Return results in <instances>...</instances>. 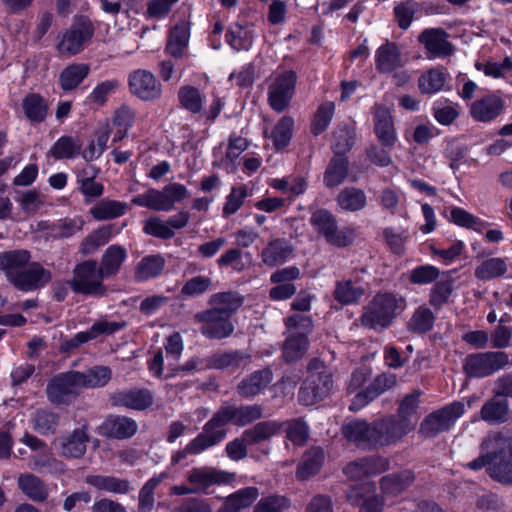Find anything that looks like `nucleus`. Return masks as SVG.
I'll use <instances>...</instances> for the list:
<instances>
[{"mask_svg": "<svg viewBox=\"0 0 512 512\" xmlns=\"http://www.w3.org/2000/svg\"><path fill=\"white\" fill-rule=\"evenodd\" d=\"M480 455L466 464L473 471L486 468L489 476L502 483L512 484V435L491 432L480 443Z\"/></svg>", "mask_w": 512, "mask_h": 512, "instance_id": "nucleus-1", "label": "nucleus"}, {"mask_svg": "<svg viewBox=\"0 0 512 512\" xmlns=\"http://www.w3.org/2000/svg\"><path fill=\"white\" fill-rule=\"evenodd\" d=\"M0 271L10 284L23 292L38 290L52 279L51 271L31 261L30 252L24 249L1 252Z\"/></svg>", "mask_w": 512, "mask_h": 512, "instance_id": "nucleus-2", "label": "nucleus"}, {"mask_svg": "<svg viewBox=\"0 0 512 512\" xmlns=\"http://www.w3.org/2000/svg\"><path fill=\"white\" fill-rule=\"evenodd\" d=\"M404 307V300L390 293L377 294L364 309L360 317L362 326L369 329H384L388 327L398 309Z\"/></svg>", "mask_w": 512, "mask_h": 512, "instance_id": "nucleus-3", "label": "nucleus"}, {"mask_svg": "<svg viewBox=\"0 0 512 512\" xmlns=\"http://www.w3.org/2000/svg\"><path fill=\"white\" fill-rule=\"evenodd\" d=\"M189 197L188 189L178 182L165 185L161 190L148 189L134 196L131 203L154 211H171L175 204Z\"/></svg>", "mask_w": 512, "mask_h": 512, "instance_id": "nucleus-4", "label": "nucleus"}, {"mask_svg": "<svg viewBox=\"0 0 512 512\" xmlns=\"http://www.w3.org/2000/svg\"><path fill=\"white\" fill-rule=\"evenodd\" d=\"M288 337L283 345V357L287 362L301 359L307 352L309 341L307 335L312 332L310 317L294 314L285 321Z\"/></svg>", "mask_w": 512, "mask_h": 512, "instance_id": "nucleus-5", "label": "nucleus"}, {"mask_svg": "<svg viewBox=\"0 0 512 512\" xmlns=\"http://www.w3.org/2000/svg\"><path fill=\"white\" fill-rule=\"evenodd\" d=\"M309 375L300 388L298 399L306 406L322 400L330 392L333 381L322 361L313 359L308 365Z\"/></svg>", "mask_w": 512, "mask_h": 512, "instance_id": "nucleus-6", "label": "nucleus"}, {"mask_svg": "<svg viewBox=\"0 0 512 512\" xmlns=\"http://www.w3.org/2000/svg\"><path fill=\"white\" fill-rule=\"evenodd\" d=\"M104 278L95 260H85L74 267L70 286L75 293L103 296L107 291Z\"/></svg>", "mask_w": 512, "mask_h": 512, "instance_id": "nucleus-7", "label": "nucleus"}, {"mask_svg": "<svg viewBox=\"0 0 512 512\" xmlns=\"http://www.w3.org/2000/svg\"><path fill=\"white\" fill-rule=\"evenodd\" d=\"M310 224L330 245L346 247L354 240L353 229H339L336 217L327 209L314 211L310 217Z\"/></svg>", "mask_w": 512, "mask_h": 512, "instance_id": "nucleus-8", "label": "nucleus"}, {"mask_svg": "<svg viewBox=\"0 0 512 512\" xmlns=\"http://www.w3.org/2000/svg\"><path fill=\"white\" fill-rule=\"evenodd\" d=\"M94 33L92 23L80 18L58 36L56 49L62 57H72L79 54L88 44Z\"/></svg>", "mask_w": 512, "mask_h": 512, "instance_id": "nucleus-9", "label": "nucleus"}, {"mask_svg": "<svg viewBox=\"0 0 512 512\" xmlns=\"http://www.w3.org/2000/svg\"><path fill=\"white\" fill-rule=\"evenodd\" d=\"M509 364V356L502 351L483 352L467 355L463 371L470 378H484L503 369Z\"/></svg>", "mask_w": 512, "mask_h": 512, "instance_id": "nucleus-10", "label": "nucleus"}, {"mask_svg": "<svg viewBox=\"0 0 512 512\" xmlns=\"http://www.w3.org/2000/svg\"><path fill=\"white\" fill-rule=\"evenodd\" d=\"M465 412V405L456 401L427 415L420 425V433L434 437L448 431Z\"/></svg>", "mask_w": 512, "mask_h": 512, "instance_id": "nucleus-11", "label": "nucleus"}, {"mask_svg": "<svg viewBox=\"0 0 512 512\" xmlns=\"http://www.w3.org/2000/svg\"><path fill=\"white\" fill-rule=\"evenodd\" d=\"M297 81V75L292 70L277 72L273 75L268 88V103L278 112H283L290 104Z\"/></svg>", "mask_w": 512, "mask_h": 512, "instance_id": "nucleus-12", "label": "nucleus"}, {"mask_svg": "<svg viewBox=\"0 0 512 512\" xmlns=\"http://www.w3.org/2000/svg\"><path fill=\"white\" fill-rule=\"evenodd\" d=\"M414 427L415 423L398 420L396 416H388L373 421L375 449L396 444L409 434Z\"/></svg>", "mask_w": 512, "mask_h": 512, "instance_id": "nucleus-13", "label": "nucleus"}, {"mask_svg": "<svg viewBox=\"0 0 512 512\" xmlns=\"http://www.w3.org/2000/svg\"><path fill=\"white\" fill-rule=\"evenodd\" d=\"M194 320L201 324L200 332L208 339L220 340L227 338L233 334L235 329L231 318L211 308L196 313Z\"/></svg>", "mask_w": 512, "mask_h": 512, "instance_id": "nucleus-14", "label": "nucleus"}, {"mask_svg": "<svg viewBox=\"0 0 512 512\" xmlns=\"http://www.w3.org/2000/svg\"><path fill=\"white\" fill-rule=\"evenodd\" d=\"M128 86L133 96L145 102L156 101L162 95L161 83L148 70L138 69L131 72Z\"/></svg>", "mask_w": 512, "mask_h": 512, "instance_id": "nucleus-15", "label": "nucleus"}, {"mask_svg": "<svg viewBox=\"0 0 512 512\" xmlns=\"http://www.w3.org/2000/svg\"><path fill=\"white\" fill-rule=\"evenodd\" d=\"M417 39L424 46L428 59L445 58L454 53L449 34L442 28L424 29Z\"/></svg>", "mask_w": 512, "mask_h": 512, "instance_id": "nucleus-16", "label": "nucleus"}, {"mask_svg": "<svg viewBox=\"0 0 512 512\" xmlns=\"http://www.w3.org/2000/svg\"><path fill=\"white\" fill-rule=\"evenodd\" d=\"M75 371L60 374L47 385L46 393L50 402L64 404L71 402L80 390Z\"/></svg>", "mask_w": 512, "mask_h": 512, "instance_id": "nucleus-17", "label": "nucleus"}, {"mask_svg": "<svg viewBox=\"0 0 512 512\" xmlns=\"http://www.w3.org/2000/svg\"><path fill=\"white\" fill-rule=\"evenodd\" d=\"M390 468L389 459L383 456H367L349 463L344 468V473L352 480H360L363 477L376 476Z\"/></svg>", "mask_w": 512, "mask_h": 512, "instance_id": "nucleus-18", "label": "nucleus"}, {"mask_svg": "<svg viewBox=\"0 0 512 512\" xmlns=\"http://www.w3.org/2000/svg\"><path fill=\"white\" fill-rule=\"evenodd\" d=\"M227 424V418L220 408L204 425L203 431L194 438L202 451L217 445L226 437Z\"/></svg>", "mask_w": 512, "mask_h": 512, "instance_id": "nucleus-19", "label": "nucleus"}, {"mask_svg": "<svg viewBox=\"0 0 512 512\" xmlns=\"http://www.w3.org/2000/svg\"><path fill=\"white\" fill-rule=\"evenodd\" d=\"M186 478L196 494L205 493L211 486L228 480L226 473L210 466L194 467L188 471Z\"/></svg>", "mask_w": 512, "mask_h": 512, "instance_id": "nucleus-20", "label": "nucleus"}, {"mask_svg": "<svg viewBox=\"0 0 512 512\" xmlns=\"http://www.w3.org/2000/svg\"><path fill=\"white\" fill-rule=\"evenodd\" d=\"M138 430L137 423L126 416H108L98 427V433L106 438L118 440L131 438Z\"/></svg>", "mask_w": 512, "mask_h": 512, "instance_id": "nucleus-21", "label": "nucleus"}, {"mask_svg": "<svg viewBox=\"0 0 512 512\" xmlns=\"http://www.w3.org/2000/svg\"><path fill=\"white\" fill-rule=\"evenodd\" d=\"M343 436L361 449H375L373 422L355 419L342 426Z\"/></svg>", "mask_w": 512, "mask_h": 512, "instance_id": "nucleus-22", "label": "nucleus"}, {"mask_svg": "<svg viewBox=\"0 0 512 512\" xmlns=\"http://www.w3.org/2000/svg\"><path fill=\"white\" fill-rule=\"evenodd\" d=\"M61 455L66 458H81L89 442V426L83 424L59 439Z\"/></svg>", "mask_w": 512, "mask_h": 512, "instance_id": "nucleus-23", "label": "nucleus"}, {"mask_svg": "<svg viewBox=\"0 0 512 512\" xmlns=\"http://www.w3.org/2000/svg\"><path fill=\"white\" fill-rule=\"evenodd\" d=\"M84 482L100 492L114 495H127L133 490L128 479L114 475L89 474L85 476Z\"/></svg>", "mask_w": 512, "mask_h": 512, "instance_id": "nucleus-24", "label": "nucleus"}, {"mask_svg": "<svg viewBox=\"0 0 512 512\" xmlns=\"http://www.w3.org/2000/svg\"><path fill=\"white\" fill-rule=\"evenodd\" d=\"M113 406L126 407L134 410H145L153 403V395L147 389H131L111 394Z\"/></svg>", "mask_w": 512, "mask_h": 512, "instance_id": "nucleus-25", "label": "nucleus"}, {"mask_svg": "<svg viewBox=\"0 0 512 512\" xmlns=\"http://www.w3.org/2000/svg\"><path fill=\"white\" fill-rule=\"evenodd\" d=\"M503 109V99L498 95L488 94L472 103L470 115L476 121L490 122L496 119Z\"/></svg>", "mask_w": 512, "mask_h": 512, "instance_id": "nucleus-26", "label": "nucleus"}, {"mask_svg": "<svg viewBox=\"0 0 512 512\" xmlns=\"http://www.w3.org/2000/svg\"><path fill=\"white\" fill-rule=\"evenodd\" d=\"M374 129L382 145L386 147L394 146L397 141V135L393 117L391 111L383 105L375 106Z\"/></svg>", "mask_w": 512, "mask_h": 512, "instance_id": "nucleus-27", "label": "nucleus"}, {"mask_svg": "<svg viewBox=\"0 0 512 512\" xmlns=\"http://www.w3.org/2000/svg\"><path fill=\"white\" fill-rule=\"evenodd\" d=\"M347 146L349 144L347 143ZM335 156L330 160L326 171L324 173V184L328 188L339 186L347 177L348 174V160L340 155L348 147H342L340 143H335L334 146Z\"/></svg>", "mask_w": 512, "mask_h": 512, "instance_id": "nucleus-28", "label": "nucleus"}, {"mask_svg": "<svg viewBox=\"0 0 512 512\" xmlns=\"http://www.w3.org/2000/svg\"><path fill=\"white\" fill-rule=\"evenodd\" d=\"M273 379L272 371L264 368L243 378L237 385V392L244 398H252L264 391Z\"/></svg>", "mask_w": 512, "mask_h": 512, "instance_id": "nucleus-29", "label": "nucleus"}, {"mask_svg": "<svg viewBox=\"0 0 512 512\" xmlns=\"http://www.w3.org/2000/svg\"><path fill=\"white\" fill-rule=\"evenodd\" d=\"M293 248L281 238L271 239L261 251L260 257L266 266L275 267L286 262L292 255Z\"/></svg>", "mask_w": 512, "mask_h": 512, "instance_id": "nucleus-30", "label": "nucleus"}, {"mask_svg": "<svg viewBox=\"0 0 512 512\" xmlns=\"http://www.w3.org/2000/svg\"><path fill=\"white\" fill-rule=\"evenodd\" d=\"M399 48L395 43L386 42L375 54L376 69L381 73H390L403 66Z\"/></svg>", "mask_w": 512, "mask_h": 512, "instance_id": "nucleus-31", "label": "nucleus"}, {"mask_svg": "<svg viewBox=\"0 0 512 512\" xmlns=\"http://www.w3.org/2000/svg\"><path fill=\"white\" fill-rule=\"evenodd\" d=\"M223 414L226 416L228 423L237 426H245L262 417L263 410L258 404L245 406L226 405L221 407Z\"/></svg>", "mask_w": 512, "mask_h": 512, "instance_id": "nucleus-32", "label": "nucleus"}, {"mask_svg": "<svg viewBox=\"0 0 512 512\" xmlns=\"http://www.w3.org/2000/svg\"><path fill=\"white\" fill-rule=\"evenodd\" d=\"M98 170L94 166H89L77 173V189L85 198V202H91L99 198L104 191L101 183L95 181Z\"/></svg>", "mask_w": 512, "mask_h": 512, "instance_id": "nucleus-33", "label": "nucleus"}, {"mask_svg": "<svg viewBox=\"0 0 512 512\" xmlns=\"http://www.w3.org/2000/svg\"><path fill=\"white\" fill-rule=\"evenodd\" d=\"M126 259V248L114 244L109 246L102 254L99 268L106 278H111L118 274Z\"/></svg>", "mask_w": 512, "mask_h": 512, "instance_id": "nucleus-34", "label": "nucleus"}, {"mask_svg": "<svg viewBox=\"0 0 512 512\" xmlns=\"http://www.w3.org/2000/svg\"><path fill=\"white\" fill-rule=\"evenodd\" d=\"M259 496L256 487H246L227 496L217 512H241L250 507Z\"/></svg>", "mask_w": 512, "mask_h": 512, "instance_id": "nucleus-35", "label": "nucleus"}, {"mask_svg": "<svg viewBox=\"0 0 512 512\" xmlns=\"http://www.w3.org/2000/svg\"><path fill=\"white\" fill-rule=\"evenodd\" d=\"M165 267V260L160 255H146L135 265L134 279L137 282H146L158 277Z\"/></svg>", "mask_w": 512, "mask_h": 512, "instance_id": "nucleus-36", "label": "nucleus"}, {"mask_svg": "<svg viewBox=\"0 0 512 512\" xmlns=\"http://www.w3.org/2000/svg\"><path fill=\"white\" fill-rule=\"evenodd\" d=\"M32 428L42 436L56 433L60 424V415L48 408L36 409L30 419Z\"/></svg>", "mask_w": 512, "mask_h": 512, "instance_id": "nucleus-37", "label": "nucleus"}, {"mask_svg": "<svg viewBox=\"0 0 512 512\" xmlns=\"http://www.w3.org/2000/svg\"><path fill=\"white\" fill-rule=\"evenodd\" d=\"M211 309L229 318L242 306L243 297L236 292H220L209 299Z\"/></svg>", "mask_w": 512, "mask_h": 512, "instance_id": "nucleus-38", "label": "nucleus"}, {"mask_svg": "<svg viewBox=\"0 0 512 512\" xmlns=\"http://www.w3.org/2000/svg\"><path fill=\"white\" fill-rule=\"evenodd\" d=\"M136 119V111L128 104L120 105L113 113L112 125L116 129L113 142L124 139Z\"/></svg>", "mask_w": 512, "mask_h": 512, "instance_id": "nucleus-39", "label": "nucleus"}, {"mask_svg": "<svg viewBox=\"0 0 512 512\" xmlns=\"http://www.w3.org/2000/svg\"><path fill=\"white\" fill-rule=\"evenodd\" d=\"M338 207L347 212H356L364 209L367 205V197L362 189L346 187L336 197Z\"/></svg>", "mask_w": 512, "mask_h": 512, "instance_id": "nucleus-40", "label": "nucleus"}, {"mask_svg": "<svg viewBox=\"0 0 512 512\" xmlns=\"http://www.w3.org/2000/svg\"><path fill=\"white\" fill-rule=\"evenodd\" d=\"M415 475L410 470L392 473L381 478L380 486L385 494L398 495L413 484Z\"/></svg>", "mask_w": 512, "mask_h": 512, "instance_id": "nucleus-41", "label": "nucleus"}, {"mask_svg": "<svg viewBox=\"0 0 512 512\" xmlns=\"http://www.w3.org/2000/svg\"><path fill=\"white\" fill-rule=\"evenodd\" d=\"M17 483L19 489L32 501L44 502L48 498L47 487L33 474H21Z\"/></svg>", "mask_w": 512, "mask_h": 512, "instance_id": "nucleus-42", "label": "nucleus"}, {"mask_svg": "<svg viewBox=\"0 0 512 512\" xmlns=\"http://www.w3.org/2000/svg\"><path fill=\"white\" fill-rule=\"evenodd\" d=\"M90 67L85 63L70 64L63 69L59 76L60 87L64 91H70L77 88L81 82L88 76Z\"/></svg>", "mask_w": 512, "mask_h": 512, "instance_id": "nucleus-43", "label": "nucleus"}, {"mask_svg": "<svg viewBox=\"0 0 512 512\" xmlns=\"http://www.w3.org/2000/svg\"><path fill=\"white\" fill-rule=\"evenodd\" d=\"M81 142L71 136L60 137L47 152V157L55 160L73 159L81 152Z\"/></svg>", "mask_w": 512, "mask_h": 512, "instance_id": "nucleus-44", "label": "nucleus"}, {"mask_svg": "<svg viewBox=\"0 0 512 512\" xmlns=\"http://www.w3.org/2000/svg\"><path fill=\"white\" fill-rule=\"evenodd\" d=\"M495 396L488 400L481 409V418L488 423H503L508 419V401Z\"/></svg>", "mask_w": 512, "mask_h": 512, "instance_id": "nucleus-45", "label": "nucleus"}, {"mask_svg": "<svg viewBox=\"0 0 512 512\" xmlns=\"http://www.w3.org/2000/svg\"><path fill=\"white\" fill-rule=\"evenodd\" d=\"M449 78L444 69L433 68L418 79V88L422 94H435L441 91Z\"/></svg>", "mask_w": 512, "mask_h": 512, "instance_id": "nucleus-46", "label": "nucleus"}, {"mask_svg": "<svg viewBox=\"0 0 512 512\" xmlns=\"http://www.w3.org/2000/svg\"><path fill=\"white\" fill-rule=\"evenodd\" d=\"M75 373L81 389L103 387L111 379V370L105 366H96L87 371H75Z\"/></svg>", "mask_w": 512, "mask_h": 512, "instance_id": "nucleus-47", "label": "nucleus"}, {"mask_svg": "<svg viewBox=\"0 0 512 512\" xmlns=\"http://www.w3.org/2000/svg\"><path fill=\"white\" fill-rule=\"evenodd\" d=\"M324 460V452L321 448L308 450L300 462L296 475L300 480H306L318 473Z\"/></svg>", "mask_w": 512, "mask_h": 512, "instance_id": "nucleus-48", "label": "nucleus"}, {"mask_svg": "<svg viewBox=\"0 0 512 512\" xmlns=\"http://www.w3.org/2000/svg\"><path fill=\"white\" fill-rule=\"evenodd\" d=\"M115 235L113 225H103L91 232L81 243L80 252L84 255L94 253L99 247L107 244Z\"/></svg>", "mask_w": 512, "mask_h": 512, "instance_id": "nucleus-49", "label": "nucleus"}, {"mask_svg": "<svg viewBox=\"0 0 512 512\" xmlns=\"http://www.w3.org/2000/svg\"><path fill=\"white\" fill-rule=\"evenodd\" d=\"M282 429V424L276 421H263L250 429L244 431V440L249 444H257L269 440L278 434Z\"/></svg>", "mask_w": 512, "mask_h": 512, "instance_id": "nucleus-50", "label": "nucleus"}, {"mask_svg": "<svg viewBox=\"0 0 512 512\" xmlns=\"http://www.w3.org/2000/svg\"><path fill=\"white\" fill-rule=\"evenodd\" d=\"M169 477L168 472H161L149 479L139 491L138 512H151L154 504V490L165 479Z\"/></svg>", "mask_w": 512, "mask_h": 512, "instance_id": "nucleus-51", "label": "nucleus"}, {"mask_svg": "<svg viewBox=\"0 0 512 512\" xmlns=\"http://www.w3.org/2000/svg\"><path fill=\"white\" fill-rule=\"evenodd\" d=\"M126 212V204L116 200L105 199L94 205L89 213L98 220H110L122 216Z\"/></svg>", "mask_w": 512, "mask_h": 512, "instance_id": "nucleus-52", "label": "nucleus"}, {"mask_svg": "<svg viewBox=\"0 0 512 512\" xmlns=\"http://www.w3.org/2000/svg\"><path fill=\"white\" fill-rule=\"evenodd\" d=\"M189 27L181 22L171 30L169 41L166 46L167 52L173 57H181L188 44Z\"/></svg>", "mask_w": 512, "mask_h": 512, "instance_id": "nucleus-53", "label": "nucleus"}, {"mask_svg": "<svg viewBox=\"0 0 512 512\" xmlns=\"http://www.w3.org/2000/svg\"><path fill=\"white\" fill-rule=\"evenodd\" d=\"M507 272L506 260L499 257L489 258L475 269V277L487 281L503 276Z\"/></svg>", "mask_w": 512, "mask_h": 512, "instance_id": "nucleus-54", "label": "nucleus"}, {"mask_svg": "<svg viewBox=\"0 0 512 512\" xmlns=\"http://www.w3.org/2000/svg\"><path fill=\"white\" fill-rule=\"evenodd\" d=\"M450 220L457 226L481 233L489 227V223L472 215L460 207H454L450 211Z\"/></svg>", "mask_w": 512, "mask_h": 512, "instance_id": "nucleus-55", "label": "nucleus"}, {"mask_svg": "<svg viewBox=\"0 0 512 512\" xmlns=\"http://www.w3.org/2000/svg\"><path fill=\"white\" fill-rule=\"evenodd\" d=\"M25 116L32 122H42L47 116L45 100L35 93L28 94L22 101Z\"/></svg>", "mask_w": 512, "mask_h": 512, "instance_id": "nucleus-56", "label": "nucleus"}, {"mask_svg": "<svg viewBox=\"0 0 512 512\" xmlns=\"http://www.w3.org/2000/svg\"><path fill=\"white\" fill-rule=\"evenodd\" d=\"M364 294V289L350 280L338 281L333 292L335 300L342 305H349L358 302Z\"/></svg>", "mask_w": 512, "mask_h": 512, "instance_id": "nucleus-57", "label": "nucleus"}, {"mask_svg": "<svg viewBox=\"0 0 512 512\" xmlns=\"http://www.w3.org/2000/svg\"><path fill=\"white\" fill-rule=\"evenodd\" d=\"M178 100L183 108L193 114H198L203 109L205 96L193 86H183L178 91Z\"/></svg>", "mask_w": 512, "mask_h": 512, "instance_id": "nucleus-58", "label": "nucleus"}, {"mask_svg": "<svg viewBox=\"0 0 512 512\" xmlns=\"http://www.w3.org/2000/svg\"><path fill=\"white\" fill-rule=\"evenodd\" d=\"M293 126L294 120L290 116H284L277 122L270 135L276 149H282L289 144Z\"/></svg>", "mask_w": 512, "mask_h": 512, "instance_id": "nucleus-59", "label": "nucleus"}, {"mask_svg": "<svg viewBox=\"0 0 512 512\" xmlns=\"http://www.w3.org/2000/svg\"><path fill=\"white\" fill-rule=\"evenodd\" d=\"M245 358L246 356L239 351L219 352L209 358L208 365L214 369H234L239 367Z\"/></svg>", "mask_w": 512, "mask_h": 512, "instance_id": "nucleus-60", "label": "nucleus"}, {"mask_svg": "<svg viewBox=\"0 0 512 512\" xmlns=\"http://www.w3.org/2000/svg\"><path fill=\"white\" fill-rule=\"evenodd\" d=\"M334 112L335 104L331 101H326L318 107L311 123V131L315 136L320 135L327 129Z\"/></svg>", "mask_w": 512, "mask_h": 512, "instance_id": "nucleus-61", "label": "nucleus"}, {"mask_svg": "<svg viewBox=\"0 0 512 512\" xmlns=\"http://www.w3.org/2000/svg\"><path fill=\"white\" fill-rule=\"evenodd\" d=\"M120 87L117 79H109L98 83L87 97L90 104L104 106L108 101V97L115 93Z\"/></svg>", "mask_w": 512, "mask_h": 512, "instance_id": "nucleus-62", "label": "nucleus"}, {"mask_svg": "<svg viewBox=\"0 0 512 512\" xmlns=\"http://www.w3.org/2000/svg\"><path fill=\"white\" fill-rule=\"evenodd\" d=\"M435 317L430 309L420 306L408 322V329L414 333H425L432 329Z\"/></svg>", "mask_w": 512, "mask_h": 512, "instance_id": "nucleus-63", "label": "nucleus"}, {"mask_svg": "<svg viewBox=\"0 0 512 512\" xmlns=\"http://www.w3.org/2000/svg\"><path fill=\"white\" fill-rule=\"evenodd\" d=\"M291 507V500L284 495L262 497L255 505L253 512H283Z\"/></svg>", "mask_w": 512, "mask_h": 512, "instance_id": "nucleus-64", "label": "nucleus"}]
</instances>
